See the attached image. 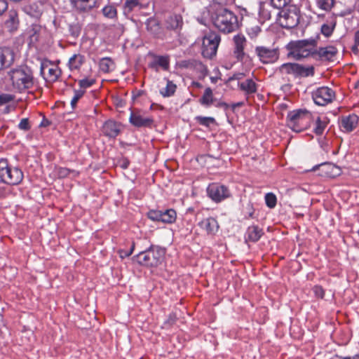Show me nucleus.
Wrapping results in <instances>:
<instances>
[{
  "label": "nucleus",
  "instance_id": "15",
  "mask_svg": "<svg viewBox=\"0 0 359 359\" xmlns=\"http://www.w3.org/2000/svg\"><path fill=\"white\" fill-rule=\"evenodd\" d=\"M152 117H144L141 115L140 111H132L130 114L129 122L137 128H151L154 123Z\"/></svg>",
  "mask_w": 359,
  "mask_h": 359
},
{
  "label": "nucleus",
  "instance_id": "10",
  "mask_svg": "<svg viewBox=\"0 0 359 359\" xmlns=\"http://www.w3.org/2000/svg\"><path fill=\"white\" fill-rule=\"evenodd\" d=\"M208 196L215 203H220L231 197L229 189L219 183H211L207 188Z\"/></svg>",
  "mask_w": 359,
  "mask_h": 359
},
{
  "label": "nucleus",
  "instance_id": "55",
  "mask_svg": "<svg viewBox=\"0 0 359 359\" xmlns=\"http://www.w3.org/2000/svg\"><path fill=\"white\" fill-rule=\"evenodd\" d=\"M251 30L253 32V33H251L250 32V29H248V33L249 35L254 34L255 36H256L258 34V32H260V29L258 27H255V28H251Z\"/></svg>",
  "mask_w": 359,
  "mask_h": 359
},
{
  "label": "nucleus",
  "instance_id": "32",
  "mask_svg": "<svg viewBox=\"0 0 359 359\" xmlns=\"http://www.w3.org/2000/svg\"><path fill=\"white\" fill-rule=\"evenodd\" d=\"M215 102L212 90L208 87L205 89L202 97L199 99V102L201 105L209 107Z\"/></svg>",
  "mask_w": 359,
  "mask_h": 359
},
{
  "label": "nucleus",
  "instance_id": "45",
  "mask_svg": "<svg viewBox=\"0 0 359 359\" xmlns=\"http://www.w3.org/2000/svg\"><path fill=\"white\" fill-rule=\"evenodd\" d=\"M318 6L325 11H330L334 5V0H318Z\"/></svg>",
  "mask_w": 359,
  "mask_h": 359
},
{
  "label": "nucleus",
  "instance_id": "57",
  "mask_svg": "<svg viewBox=\"0 0 359 359\" xmlns=\"http://www.w3.org/2000/svg\"><path fill=\"white\" fill-rule=\"evenodd\" d=\"M354 43L356 45H359V29L354 34Z\"/></svg>",
  "mask_w": 359,
  "mask_h": 359
},
{
  "label": "nucleus",
  "instance_id": "17",
  "mask_svg": "<svg viewBox=\"0 0 359 359\" xmlns=\"http://www.w3.org/2000/svg\"><path fill=\"white\" fill-rule=\"evenodd\" d=\"M46 34V28L38 24H34L28 31L29 45L36 46Z\"/></svg>",
  "mask_w": 359,
  "mask_h": 359
},
{
  "label": "nucleus",
  "instance_id": "64",
  "mask_svg": "<svg viewBox=\"0 0 359 359\" xmlns=\"http://www.w3.org/2000/svg\"><path fill=\"white\" fill-rule=\"evenodd\" d=\"M345 359H352L351 356H345Z\"/></svg>",
  "mask_w": 359,
  "mask_h": 359
},
{
  "label": "nucleus",
  "instance_id": "33",
  "mask_svg": "<svg viewBox=\"0 0 359 359\" xmlns=\"http://www.w3.org/2000/svg\"><path fill=\"white\" fill-rule=\"evenodd\" d=\"M102 15L108 19L116 20L118 19V11L112 4L106 5L102 9Z\"/></svg>",
  "mask_w": 359,
  "mask_h": 359
},
{
  "label": "nucleus",
  "instance_id": "2",
  "mask_svg": "<svg viewBox=\"0 0 359 359\" xmlns=\"http://www.w3.org/2000/svg\"><path fill=\"white\" fill-rule=\"evenodd\" d=\"M13 89L22 93L34 86V73L30 67L21 65L11 69L8 72Z\"/></svg>",
  "mask_w": 359,
  "mask_h": 359
},
{
  "label": "nucleus",
  "instance_id": "54",
  "mask_svg": "<svg viewBox=\"0 0 359 359\" xmlns=\"http://www.w3.org/2000/svg\"><path fill=\"white\" fill-rule=\"evenodd\" d=\"M8 4L6 0H0V15H1L7 9Z\"/></svg>",
  "mask_w": 359,
  "mask_h": 359
},
{
  "label": "nucleus",
  "instance_id": "60",
  "mask_svg": "<svg viewBox=\"0 0 359 359\" xmlns=\"http://www.w3.org/2000/svg\"><path fill=\"white\" fill-rule=\"evenodd\" d=\"M359 45H356L355 43V45L352 47V51L355 53V54H357L358 53V46Z\"/></svg>",
  "mask_w": 359,
  "mask_h": 359
},
{
  "label": "nucleus",
  "instance_id": "39",
  "mask_svg": "<svg viewBox=\"0 0 359 359\" xmlns=\"http://www.w3.org/2000/svg\"><path fill=\"white\" fill-rule=\"evenodd\" d=\"M259 17L263 21L269 20L272 17L270 8L265 3H261L259 5Z\"/></svg>",
  "mask_w": 359,
  "mask_h": 359
},
{
  "label": "nucleus",
  "instance_id": "36",
  "mask_svg": "<svg viewBox=\"0 0 359 359\" xmlns=\"http://www.w3.org/2000/svg\"><path fill=\"white\" fill-rule=\"evenodd\" d=\"M166 86L160 90V94L163 97H169L174 95L177 90V86L173 81L169 79H166Z\"/></svg>",
  "mask_w": 359,
  "mask_h": 359
},
{
  "label": "nucleus",
  "instance_id": "31",
  "mask_svg": "<svg viewBox=\"0 0 359 359\" xmlns=\"http://www.w3.org/2000/svg\"><path fill=\"white\" fill-rule=\"evenodd\" d=\"M115 67V62L110 57H103L100 60L99 68L100 70L104 73H109L114 70Z\"/></svg>",
  "mask_w": 359,
  "mask_h": 359
},
{
  "label": "nucleus",
  "instance_id": "13",
  "mask_svg": "<svg viewBox=\"0 0 359 359\" xmlns=\"http://www.w3.org/2000/svg\"><path fill=\"white\" fill-rule=\"evenodd\" d=\"M338 53L337 48L334 46L315 48L313 58L323 62H333Z\"/></svg>",
  "mask_w": 359,
  "mask_h": 359
},
{
  "label": "nucleus",
  "instance_id": "50",
  "mask_svg": "<svg viewBox=\"0 0 359 359\" xmlns=\"http://www.w3.org/2000/svg\"><path fill=\"white\" fill-rule=\"evenodd\" d=\"M315 296L318 298L323 299L325 296V290L320 285H315L312 289Z\"/></svg>",
  "mask_w": 359,
  "mask_h": 359
},
{
  "label": "nucleus",
  "instance_id": "26",
  "mask_svg": "<svg viewBox=\"0 0 359 359\" xmlns=\"http://www.w3.org/2000/svg\"><path fill=\"white\" fill-rule=\"evenodd\" d=\"M14 61V53L8 48H0V70L9 67Z\"/></svg>",
  "mask_w": 359,
  "mask_h": 359
},
{
  "label": "nucleus",
  "instance_id": "20",
  "mask_svg": "<svg viewBox=\"0 0 359 359\" xmlns=\"http://www.w3.org/2000/svg\"><path fill=\"white\" fill-rule=\"evenodd\" d=\"M234 50L233 55L238 61H243L245 53L244 48L246 43V39L243 35H236L233 37Z\"/></svg>",
  "mask_w": 359,
  "mask_h": 359
},
{
  "label": "nucleus",
  "instance_id": "63",
  "mask_svg": "<svg viewBox=\"0 0 359 359\" xmlns=\"http://www.w3.org/2000/svg\"><path fill=\"white\" fill-rule=\"evenodd\" d=\"M351 357H352V359H359V353L356 354L353 356H351Z\"/></svg>",
  "mask_w": 359,
  "mask_h": 359
},
{
  "label": "nucleus",
  "instance_id": "37",
  "mask_svg": "<svg viewBox=\"0 0 359 359\" xmlns=\"http://www.w3.org/2000/svg\"><path fill=\"white\" fill-rule=\"evenodd\" d=\"M54 172L59 178L67 177L70 174H72L74 177H77L79 175V172L76 170L60 166L55 168Z\"/></svg>",
  "mask_w": 359,
  "mask_h": 359
},
{
  "label": "nucleus",
  "instance_id": "23",
  "mask_svg": "<svg viewBox=\"0 0 359 359\" xmlns=\"http://www.w3.org/2000/svg\"><path fill=\"white\" fill-rule=\"evenodd\" d=\"M358 121L359 118L355 114L343 116L341 121L340 127L342 128L343 131L350 133L357 127Z\"/></svg>",
  "mask_w": 359,
  "mask_h": 359
},
{
  "label": "nucleus",
  "instance_id": "28",
  "mask_svg": "<svg viewBox=\"0 0 359 359\" xmlns=\"http://www.w3.org/2000/svg\"><path fill=\"white\" fill-rule=\"evenodd\" d=\"M238 86L240 90L246 95L254 94L257 91V85L252 79H248L243 82H239Z\"/></svg>",
  "mask_w": 359,
  "mask_h": 359
},
{
  "label": "nucleus",
  "instance_id": "29",
  "mask_svg": "<svg viewBox=\"0 0 359 359\" xmlns=\"http://www.w3.org/2000/svg\"><path fill=\"white\" fill-rule=\"evenodd\" d=\"M329 123L326 116H318L315 120L313 131L316 135H322Z\"/></svg>",
  "mask_w": 359,
  "mask_h": 359
},
{
  "label": "nucleus",
  "instance_id": "49",
  "mask_svg": "<svg viewBox=\"0 0 359 359\" xmlns=\"http://www.w3.org/2000/svg\"><path fill=\"white\" fill-rule=\"evenodd\" d=\"M15 99V96L8 93H3L0 95V106H2L5 104L9 103L13 101Z\"/></svg>",
  "mask_w": 359,
  "mask_h": 359
},
{
  "label": "nucleus",
  "instance_id": "38",
  "mask_svg": "<svg viewBox=\"0 0 359 359\" xmlns=\"http://www.w3.org/2000/svg\"><path fill=\"white\" fill-rule=\"evenodd\" d=\"M146 28L148 32L154 36H157L161 29L159 23L154 18H149L146 21Z\"/></svg>",
  "mask_w": 359,
  "mask_h": 359
},
{
  "label": "nucleus",
  "instance_id": "42",
  "mask_svg": "<svg viewBox=\"0 0 359 359\" xmlns=\"http://www.w3.org/2000/svg\"><path fill=\"white\" fill-rule=\"evenodd\" d=\"M86 91L83 89L74 90V96L71 100L70 104L72 109H75L78 101L83 96Z\"/></svg>",
  "mask_w": 359,
  "mask_h": 359
},
{
  "label": "nucleus",
  "instance_id": "56",
  "mask_svg": "<svg viewBox=\"0 0 359 359\" xmlns=\"http://www.w3.org/2000/svg\"><path fill=\"white\" fill-rule=\"evenodd\" d=\"M215 106L217 107L224 108V109H227L229 107V105L224 102H219L215 104Z\"/></svg>",
  "mask_w": 359,
  "mask_h": 359
},
{
  "label": "nucleus",
  "instance_id": "14",
  "mask_svg": "<svg viewBox=\"0 0 359 359\" xmlns=\"http://www.w3.org/2000/svg\"><path fill=\"white\" fill-rule=\"evenodd\" d=\"M153 60L149 63L148 67L158 72L159 69L163 71H168L170 69V56L168 55H159L156 54L151 55Z\"/></svg>",
  "mask_w": 359,
  "mask_h": 359
},
{
  "label": "nucleus",
  "instance_id": "12",
  "mask_svg": "<svg viewBox=\"0 0 359 359\" xmlns=\"http://www.w3.org/2000/svg\"><path fill=\"white\" fill-rule=\"evenodd\" d=\"M255 53L259 60L264 65L273 64L279 59V50L277 48H271L264 46H258L255 48Z\"/></svg>",
  "mask_w": 359,
  "mask_h": 359
},
{
  "label": "nucleus",
  "instance_id": "44",
  "mask_svg": "<svg viewBox=\"0 0 359 359\" xmlns=\"http://www.w3.org/2000/svg\"><path fill=\"white\" fill-rule=\"evenodd\" d=\"M96 82V80L93 78H84L78 81L80 89H83L86 91V88H90Z\"/></svg>",
  "mask_w": 359,
  "mask_h": 359
},
{
  "label": "nucleus",
  "instance_id": "41",
  "mask_svg": "<svg viewBox=\"0 0 359 359\" xmlns=\"http://www.w3.org/2000/svg\"><path fill=\"white\" fill-rule=\"evenodd\" d=\"M195 120L197 121V123L201 126L209 127L210 124H213L215 123V119L213 117L210 116H198L195 118Z\"/></svg>",
  "mask_w": 359,
  "mask_h": 359
},
{
  "label": "nucleus",
  "instance_id": "34",
  "mask_svg": "<svg viewBox=\"0 0 359 359\" xmlns=\"http://www.w3.org/2000/svg\"><path fill=\"white\" fill-rule=\"evenodd\" d=\"M177 212L174 209L162 210L161 222L165 224H172L176 221Z\"/></svg>",
  "mask_w": 359,
  "mask_h": 359
},
{
  "label": "nucleus",
  "instance_id": "19",
  "mask_svg": "<svg viewBox=\"0 0 359 359\" xmlns=\"http://www.w3.org/2000/svg\"><path fill=\"white\" fill-rule=\"evenodd\" d=\"M45 69H48L46 80L50 83L57 81L62 75L61 69L57 65L49 62V65L42 64L41 66V73L42 74Z\"/></svg>",
  "mask_w": 359,
  "mask_h": 359
},
{
  "label": "nucleus",
  "instance_id": "48",
  "mask_svg": "<svg viewBox=\"0 0 359 359\" xmlns=\"http://www.w3.org/2000/svg\"><path fill=\"white\" fill-rule=\"evenodd\" d=\"M177 321V316L175 313H170L167 319L164 321L163 327L168 329L171 327Z\"/></svg>",
  "mask_w": 359,
  "mask_h": 359
},
{
  "label": "nucleus",
  "instance_id": "51",
  "mask_svg": "<svg viewBox=\"0 0 359 359\" xmlns=\"http://www.w3.org/2000/svg\"><path fill=\"white\" fill-rule=\"evenodd\" d=\"M18 128L25 131L29 130L31 128L29 119L27 118L21 119L18 124Z\"/></svg>",
  "mask_w": 359,
  "mask_h": 359
},
{
  "label": "nucleus",
  "instance_id": "30",
  "mask_svg": "<svg viewBox=\"0 0 359 359\" xmlns=\"http://www.w3.org/2000/svg\"><path fill=\"white\" fill-rule=\"evenodd\" d=\"M85 61V57L81 54L73 55L68 61L67 65L71 71L79 69Z\"/></svg>",
  "mask_w": 359,
  "mask_h": 359
},
{
  "label": "nucleus",
  "instance_id": "1",
  "mask_svg": "<svg viewBox=\"0 0 359 359\" xmlns=\"http://www.w3.org/2000/svg\"><path fill=\"white\" fill-rule=\"evenodd\" d=\"M213 25L221 32L229 34L237 31L240 27L238 18L232 11L219 7L211 16Z\"/></svg>",
  "mask_w": 359,
  "mask_h": 359
},
{
  "label": "nucleus",
  "instance_id": "5",
  "mask_svg": "<svg viewBox=\"0 0 359 359\" xmlns=\"http://www.w3.org/2000/svg\"><path fill=\"white\" fill-rule=\"evenodd\" d=\"M24 178V173L18 167L13 166L6 158L0 159V182L11 185L20 184Z\"/></svg>",
  "mask_w": 359,
  "mask_h": 359
},
{
  "label": "nucleus",
  "instance_id": "3",
  "mask_svg": "<svg viewBox=\"0 0 359 359\" xmlns=\"http://www.w3.org/2000/svg\"><path fill=\"white\" fill-rule=\"evenodd\" d=\"M317 46V41L316 39H304L298 41H292L286 46L287 50L289 51L288 56L295 60L311 56L314 49Z\"/></svg>",
  "mask_w": 359,
  "mask_h": 359
},
{
  "label": "nucleus",
  "instance_id": "11",
  "mask_svg": "<svg viewBox=\"0 0 359 359\" xmlns=\"http://www.w3.org/2000/svg\"><path fill=\"white\" fill-rule=\"evenodd\" d=\"M311 94L313 102L319 106H325L332 102L336 96L334 90L328 86L317 88Z\"/></svg>",
  "mask_w": 359,
  "mask_h": 359
},
{
  "label": "nucleus",
  "instance_id": "40",
  "mask_svg": "<svg viewBox=\"0 0 359 359\" xmlns=\"http://www.w3.org/2000/svg\"><path fill=\"white\" fill-rule=\"evenodd\" d=\"M292 0H270V5L278 10H282L291 5Z\"/></svg>",
  "mask_w": 359,
  "mask_h": 359
},
{
  "label": "nucleus",
  "instance_id": "18",
  "mask_svg": "<svg viewBox=\"0 0 359 359\" xmlns=\"http://www.w3.org/2000/svg\"><path fill=\"white\" fill-rule=\"evenodd\" d=\"M198 225L208 236L215 235L219 228L217 220L212 217L202 219Z\"/></svg>",
  "mask_w": 359,
  "mask_h": 359
},
{
  "label": "nucleus",
  "instance_id": "58",
  "mask_svg": "<svg viewBox=\"0 0 359 359\" xmlns=\"http://www.w3.org/2000/svg\"><path fill=\"white\" fill-rule=\"evenodd\" d=\"M191 86L196 87L197 88H201L203 87V85L198 81H192Z\"/></svg>",
  "mask_w": 359,
  "mask_h": 359
},
{
  "label": "nucleus",
  "instance_id": "16",
  "mask_svg": "<svg viewBox=\"0 0 359 359\" xmlns=\"http://www.w3.org/2000/svg\"><path fill=\"white\" fill-rule=\"evenodd\" d=\"M121 131V124L112 119L106 121L102 127V134L109 138H116Z\"/></svg>",
  "mask_w": 359,
  "mask_h": 359
},
{
  "label": "nucleus",
  "instance_id": "7",
  "mask_svg": "<svg viewBox=\"0 0 359 359\" xmlns=\"http://www.w3.org/2000/svg\"><path fill=\"white\" fill-rule=\"evenodd\" d=\"M277 71L280 74H291L294 77L313 76L315 73L313 66L304 67L294 62L284 63L278 68Z\"/></svg>",
  "mask_w": 359,
  "mask_h": 359
},
{
  "label": "nucleus",
  "instance_id": "25",
  "mask_svg": "<svg viewBox=\"0 0 359 359\" xmlns=\"http://www.w3.org/2000/svg\"><path fill=\"white\" fill-rule=\"evenodd\" d=\"M264 235L263 229L257 225L248 226L245 234V242H257Z\"/></svg>",
  "mask_w": 359,
  "mask_h": 359
},
{
  "label": "nucleus",
  "instance_id": "35",
  "mask_svg": "<svg viewBox=\"0 0 359 359\" xmlns=\"http://www.w3.org/2000/svg\"><path fill=\"white\" fill-rule=\"evenodd\" d=\"M19 23L18 15L16 11L11 10L8 12V18L6 20V25L11 30L16 29Z\"/></svg>",
  "mask_w": 359,
  "mask_h": 359
},
{
  "label": "nucleus",
  "instance_id": "61",
  "mask_svg": "<svg viewBox=\"0 0 359 359\" xmlns=\"http://www.w3.org/2000/svg\"><path fill=\"white\" fill-rule=\"evenodd\" d=\"M75 29H76V32H74L73 34L74 36H77L79 34L80 30L77 27H75Z\"/></svg>",
  "mask_w": 359,
  "mask_h": 359
},
{
  "label": "nucleus",
  "instance_id": "9",
  "mask_svg": "<svg viewBox=\"0 0 359 359\" xmlns=\"http://www.w3.org/2000/svg\"><path fill=\"white\" fill-rule=\"evenodd\" d=\"M221 41V36L215 32H210L203 39L202 55L204 57L212 58L217 51Z\"/></svg>",
  "mask_w": 359,
  "mask_h": 359
},
{
  "label": "nucleus",
  "instance_id": "47",
  "mask_svg": "<svg viewBox=\"0 0 359 359\" xmlns=\"http://www.w3.org/2000/svg\"><path fill=\"white\" fill-rule=\"evenodd\" d=\"M335 25V22L332 25L328 24H323L321 26V33L326 37L330 36L334 32Z\"/></svg>",
  "mask_w": 359,
  "mask_h": 359
},
{
  "label": "nucleus",
  "instance_id": "46",
  "mask_svg": "<svg viewBox=\"0 0 359 359\" xmlns=\"http://www.w3.org/2000/svg\"><path fill=\"white\" fill-rule=\"evenodd\" d=\"M147 216L150 220L153 222H161L162 210H150L147 213Z\"/></svg>",
  "mask_w": 359,
  "mask_h": 359
},
{
  "label": "nucleus",
  "instance_id": "24",
  "mask_svg": "<svg viewBox=\"0 0 359 359\" xmlns=\"http://www.w3.org/2000/svg\"><path fill=\"white\" fill-rule=\"evenodd\" d=\"M71 4L76 11L86 12L97 7V0H70Z\"/></svg>",
  "mask_w": 359,
  "mask_h": 359
},
{
  "label": "nucleus",
  "instance_id": "52",
  "mask_svg": "<svg viewBox=\"0 0 359 359\" xmlns=\"http://www.w3.org/2000/svg\"><path fill=\"white\" fill-rule=\"evenodd\" d=\"M135 249V243L133 242L130 249L128 251H125L123 250H120L118 253L121 258L129 257L133 252Z\"/></svg>",
  "mask_w": 359,
  "mask_h": 359
},
{
  "label": "nucleus",
  "instance_id": "53",
  "mask_svg": "<svg viewBox=\"0 0 359 359\" xmlns=\"http://www.w3.org/2000/svg\"><path fill=\"white\" fill-rule=\"evenodd\" d=\"M245 76V74L243 73H236L234 74H233V76H231V77H229V81H234V80H238V81H240L241 79H243Z\"/></svg>",
  "mask_w": 359,
  "mask_h": 359
},
{
  "label": "nucleus",
  "instance_id": "6",
  "mask_svg": "<svg viewBox=\"0 0 359 359\" xmlns=\"http://www.w3.org/2000/svg\"><path fill=\"white\" fill-rule=\"evenodd\" d=\"M164 250L156 245H151L144 251L136 255L137 262L147 267H157L163 259Z\"/></svg>",
  "mask_w": 359,
  "mask_h": 359
},
{
  "label": "nucleus",
  "instance_id": "62",
  "mask_svg": "<svg viewBox=\"0 0 359 359\" xmlns=\"http://www.w3.org/2000/svg\"><path fill=\"white\" fill-rule=\"evenodd\" d=\"M332 359H345V356H339V355H335Z\"/></svg>",
  "mask_w": 359,
  "mask_h": 359
},
{
  "label": "nucleus",
  "instance_id": "21",
  "mask_svg": "<svg viewBox=\"0 0 359 359\" xmlns=\"http://www.w3.org/2000/svg\"><path fill=\"white\" fill-rule=\"evenodd\" d=\"M179 66L180 68L187 69L193 70L201 74H205L206 72V67L200 61L196 60H184L180 61Z\"/></svg>",
  "mask_w": 359,
  "mask_h": 359
},
{
  "label": "nucleus",
  "instance_id": "43",
  "mask_svg": "<svg viewBox=\"0 0 359 359\" xmlns=\"http://www.w3.org/2000/svg\"><path fill=\"white\" fill-rule=\"evenodd\" d=\"M264 199H265L266 205L268 208H273L276 207V203H277V198L274 194H273L271 192L267 193L265 195Z\"/></svg>",
  "mask_w": 359,
  "mask_h": 359
},
{
  "label": "nucleus",
  "instance_id": "27",
  "mask_svg": "<svg viewBox=\"0 0 359 359\" xmlns=\"http://www.w3.org/2000/svg\"><path fill=\"white\" fill-rule=\"evenodd\" d=\"M183 25V18L180 14L173 13L170 15L165 20V26L168 29H181Z\"/></svg>",
  "mask_w": 359,
  "mask_h": 359
},
{
  "label": "nucleus",
  "instance_id": "59",
  "mask_svg": "<svg viewBox=\"0 0 359 359\" xmlns=\"http://www.w3.org/2000/svg\"><path fill=\"white\" fill-rule=\"evenodd\" d=\"M213 1L217 4L222 5L226 4L227 0H213Z\"/></svg>",
  "mask_w": 359,
  "mask_h": 359
},
{
  "label": "nucleus",
  "instance_id": "8",
  "mask_svg": "<svg viewBox=\"0 0 359 359\" xmlns=\"http://www.w3.org/2000/svg\"><path fill=\"white\" fill-rule=\"evenodd\" d=\"M280 11L278 21L282 27L290 29L297 26L299 22V10L296 6L292 5Z\"/></svg>",
  "mask_w": 359,
  "mask_h": 359
},
{
  "label": "nucleus",
  "instance_id": "4",
  "mask_svg": "<svg viewBox=\"0 0 359 359\" xmlns=\"http://www.w3.org/2000/svg\"><path fill=\"white\" fill-rule=\"evenodd\" d=\"M313 120L312 114L306 109L290 111L287 116V125L293 131L299 133L310 127Z\"/></svg>",
  "mask_w": 359,
  "mask_h": 359
},
{
  "label": "nucleus",
  "instance_id": "22",
  "mask_svg": "<svg viewBox=\"0 0 359 359\" xmlns=\"http://www.w3.org/2000/svg\"><path fill=\"white\" fill-rule=\"evenodd\" d=\"M147 7L144 0H124L123 11L125 15H129L135 10H142Z\"/></svg>",
  "mask_w": 359,
  "mask_h": 359
}]
</instances>
